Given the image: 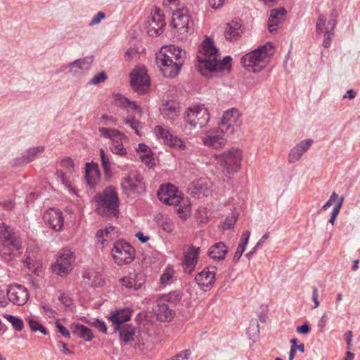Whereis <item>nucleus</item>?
<instances>
[{"mask_svg":"<svg viewBox=\"0 0 360 360\" xmlns=\"http://www.w3.org/2000/svg\"><path fill=\"white\" fill-rule=\"evenodd\" d=\"M43 219L45 223L55 231H60L63 227L64 218L59 209L49 208L44 212Z\"/></svg>","mask_w":360,"mask_h":360,"instance_id":"22","label":"nucleus"},{"mask_svg":"<svg viewBox=\"0 0 360 360\" xmlns=\"http://www.w3.org/2000/svg\"><path fill=\"white\" fill-rule=\"evenodd\" d=\"M185 122L193 128L201 129L210 120V113L203 105H192L184 113Z\"/></svg>","mask_w":360,"mask_h":360,"instance_id":"8","label":"nucleus"},{"mask_svg":"<svg viewBox=\"0 0 360 360\" xmlns=\"http://www.w3.org/2000/svg\"><path fill=\"white\" fill-rule=\"evenodd\" d=\"M70 330L74 335L87 342L92 340L94 337L91 329L80 323H73L70 326Z\"/></svg>","mask_w":360,"mask_h":360,"instance_id":"32","label":"nucleus"},{"mask_svg":"<svg viewBox=\"0 0 360 360\" xmlns=\"http://www.w3.org/2000/svg\"><path fill=\"white\" fill-rule=\"evenodd\" d=\"M154 131L157 137L162 139L165 144L179 150H184L186 149V145L184 141L176 136H174L162 127L156 126Z\"/></svg>","mask_w":360,"mask_h":360,"instance_id":"18","label":"nucleus"},{"mask_svg":"<svg viewBox=\"0 0 360 360\" xmlns=\"http://www.w3.org/2000/svg\"><path fill=\"white\" fill-rule=\"evenodd\" d=\"M100 156H101V161L102 166L103 167V169L105 172V174H110L111 172L110 170V162L109 160V156L105 153V151L103 148L100 149Z\"/></svg>","mask_w":360,"mask_h":360,"instance_id":"44","label":"nucleus"},{"mask_svg":"<svg viewBox=\"0 0 360 360\" xmlns=\"http://www.w3.org/2000/svg\"><path fill=\"white\" fill-rule=\"evenodd\" d=\"M228 136L219 127L210 129L202 136L201 140L204 146L215 149L223 148L227 142L226 136Z\"/></svg>","mask_w":360,"mask_h":360,"instance_id":"14","label":"nucleus"},{"mask_svg":"<svg viewBox=\"0 0 360 360\" xmlns=\"http://www.w3.org/2000/svg\"><path fill=\"white\" fill-rule=\"evenodd\" d=\"M105 17V15L103 12H98L91 20L89 22L90 26H94L95 25L98 24L101 20L104 19Z\"/></svg>","mask_w":360,"mask_h":360,"instance_id":"58","label":"nucleus"},{"mask_svg":"<svg viewBox=\"0 0 360 360\" xmlns=\"http://www.w3.org/2000/svg\"><path fill=\"white\" fill-rule=\"evenodd\" d=\"M227 252L226 245L222 242H218L210 247L208 255L214 260H224Z\"/></svg>","mask_w":360,"mask_h":360,"instance_id":"33","label":"nucleus"},{"mask_svg":"<svg viewBox=\"0 0 360 360\" xmlns=\"http://www.w3.org/2000/svg\"><path fill=\"white\" fill-rule=\"evenodd\" d=\"M142 179L136 172H131L124 177L121 187L123 193L129 198L140 195L144 190Z\"/></svg>","mask_w":360,"mask_h":360,"instance_id":"11","label":"nucleus"},{"mask_svg":"<svg viewBox=\"0 0 360 360\" xmlns=\"http://www.w3.org/2000/svg\"><path fill=\"white\" fill-rule=\"evenodd\" d=\"M43 313L49 318H54L56 315L55 310L48 306H42Z\"/></svg>","mask_w":360,"mask_h":360,"instance_id":"62","label":"nucleus"},{"mask_svg":"<svg viewBox=\"0 0 360 360\" xmlns=\"http://www.w3.org/2000/svg\"><path fill=\"white\" fill-rule=\"evenodd\" d=\"M62 165L66 167L69 172H72L75 170V164L72 159L70 158H65L62 160Z\"/></svg>","mask_w":360,"mask_h":360,"instance_id":"54","label":"nucleus"},{"mask_svg":"<svg viewBox=\"0 0 360 360\" xmlns=\"http://www.w3.org/2000/svg\"><path fill=\"white\" fill-rule=\"evenodd\" d=\"M91 325L94 327H95L96 328H97L99 331L103 333H106L107 332V327H106V325L105 323L102 321H99L98 319H96L94 320V321H92L91 323Z\"/></svg>","mask_w":360,"mask_h":360,"instance_id":"53","label":"nucleus"},{"mask_svg":"<svg viewBox=\"0 0 360 360\" xmlns=\"http://www.w3.org/2000/svg\"><path fill=\"white\" fill-rule=\"evenodd\" d=\"M125 122L127 124H129L132 129L134 130L135 133L137 135L141 136L140 129L141 128V123L139 120L134 117L131 119L127 118Z\"/></svg>","mask_w":360,"mask_h":360,"instance_id":"46","label":"nucleus"},{"mask_svg":"<svg viewBox=\"0 0 360 360\" xmlns=\"http://www.w3.org/2000/svg\"><path fill=\"white\" fill-rule=\"evenodd\" d=\"M83 278L85 283L92 287L102 286L104 283L102 275L93 270L84 272Z\"/></svg>","mask_w":360,"mask_h":360,"instance_id":"35","label":"nucleus"},{"mask_svg":"<svg viewBox=\"0 0 360 360\" xmlns=\"http://www.w3.org/2000/svg\"><path fill=\"white\" fill-rule=\"evenodd\" d=\"M250 232L249 231H243L242 235H241V238H240V240L239 241L238 245L240 246V247L242 246L244 248H245L246 245H247V244L248 243V240H249V238H250Z\"/></svg>","mask_w":360,"mask_h":360,"instance_id":"56","label":"nucleus"},{"mask_svg":"<svg viewBox=\"0 0 360 360\" xmlns=\"http://www.w3.org/2000/svg\"><path fill=\"white\" fill-rule=\"evenodd\" d=\"M136 341H137V347L140 349H144L145 347L148 346V335L146 333L143 334V336L141 333H139L136 336Z\"/></svg>","mask_w":360,"mask_h":360,"instance_id":"47","label":"nucleus"},{"mask_svg":"<svg viewBox=\"0 0 360 360\" xmlns=\"http://www.w3.org/2000/svg\"><path fill=\"white\" fill-rule=\"evenodd\" d=\"M8 300L16 305L25 304L30 297L27 289L21 285H11L6 290Z\"/></svg>","mask_w":360,"mask_h":360,"instance_id":"20","label":"nucleus"},{"mask_svg":"<svg viewBox=\"0 0 360 360\" xmlns=\"http://www.w3.org/2000/svg\"><path fill=\"white\" fill-rule=\"evenodd\" d=\"M171 298L170 295H163L157 300V304L154 308V312L157 319L160 321H169L174 316V311L169 308L166 302Z\"/></svg>","mask_w":360,"mask_h":360,"instance_id":"19","label":"nucleus"},{"mask_svg":"<svg viewBox=\"0 0 360 360\" xmlns=\"http://www.w3.org/2000/svg\"><path fill=\"white\" fill-rule=\"evenodd\" d=\"M150 79L144 68H136L131 73V86L134 91L143 94L149 87Z\"/></svg>","mask_w":360,"mask_h":360,"instance_id":"16","label":"nucleus"},{"mask_svg":"<svg viewBox=\"0 0 360 360\" xmlns=\"http://www.w3.org/2000/svg\"><path fill=\"white\" fill-rule=\"evenodd\" d=\"M241 124L242 120L238 110L231 109L224 113L218 127L221 129V131H224L227 135H229L237 131Z\"/></svg>","mask_w":360,"mask_h":360,"instance_id":"12","label":"nucleus"},{"mask_svg":"<svg viewBox=\"0 0 360 360\" xmlns=\"http://www.w3.org/2000/svg\"><path fill=\"white\" fill-rule=\"evenodd\" d=\"M158 197L161 202L169 205H178L182 200L181 193L176 187L169 184L160 187Z\"/></svg>","mask_w":360,"mask_h":360,"instance_id":"15","label":"nucleus"},{"mask_svg":"<svg viewBox=\"0 0 360 360\" xmlns=\"http://www.w3.org/2000/svg\"><path fill=\"white\" fill-rule=\"evenodd\" d=\"M122 285L129 290H138L143 284V280L135 271L129 274L120 280Z\"/></svg>","mask_w":360,"mask_h":360,"instance_id":"31","label":"nucleus"},{"mask_svg":"<svg viewBox=\"0 0 360 360\" xmlns=\"http://www.w3.org/2000/svg\"><path fill=\"white\" fill-rule=\"evenodd\" d=\"M85 178L88 185L93 188L100 179V171L96 163H86Z\"/></svg>","mask_w":360,"mask_h":360,"instance_id":"29","label":"nucleus"},{"mask_svg":"<svg viewBox=\"0 0 360 360\" xmlns=\"http://www.w3.org/2000/svg\"><path fill=\"white\" fill-rule=\"evenodd\" d=\"M185 52L174 45L163 46L156 53V63L166 77L178 75L184 63Z\"/></svg>","mask_w":360,"mask_h":360,"instance_id":"2","label":"nucleus"},{"mask_svg":"<svg viewBox=\"0 0 360 360\" xmlns=\"http://www.w3.org/2000/svg\"><path fill=\"white\" fill-rule=\"evenodd\" d=\"M131 317V311L127 308L119 309L112 311L108 316V319L112 323L114 331H117L126 322L129 321Z\"/></svg>","mask_w":360,"mask_h":360,"instance_id":"25","label":"nucleus"},{"mask_svg":"<svg viewBox=\"0 0 360 360\" xmlns=\"http://www.w3.org/2000/svg\"><path fill=\"white\" fill-rule=\"evenodd\" d=\"M98 132L101 137L111 141L110 150L113 153L120 156L127 155V150L123 146V141L127 139L124 134L115 129L107 127H100Z\"/></svg>","mask_w":360,"mask_h":360,"instance_id":"10","label":"nucleus"},{"mask_svg":"<svg viewBox=\"0 0 360 360\" xmlns=\"http://www.w3.org/2000/svg\"><path fill=\"white\" fill-rule=\"evenodd\" d=\"M326 20V18L324 15H320L319 16L318 22H316V32L319 30L323 32L324 30L323 27L325 26Z\"/></svg>","mask_w":360,"mask_h":360,"instance_id":"60","label":"nucleus"},{"mask_svg":"<svg viewBox=\"0 0 360 360\" xmlns=\"http://www.w3.org/2000/svg\"><path fill=\"white\" fill-rule=\"evenodd\" d=\"M343 202V198H341L338 203L333 207L330 219H329V222L333 224L338 213L340 212V207L342 206Z\"/></svg>","mask_w":360,"mask_h":360,"instance_id":"50","label":"nucleus"},{"mask_svg":"<svg viewBox=\"0 0 360 360\" xmlns=\"http://www.w3.org/2000/svg\"><path fill=\"white\" fill-rule=\"evenodd\" d=\"M94 199L96 202V210L99 214L117 215L119 200L115 188L112 186L106 188L103 193L96 194Z\"/></svg>","mask_w":360,"mask_h":360,"instance_id":"5","label":"nucleus"},{"mask_svg":"<svg viewBox=\"0 0 360 360\" xmlns=\"http://www.w3.org/2000/svg\"><path fill=\"white\" fill-rule=\"evenodd\" d=\"M93 60L92 56L75 60L69 65L70 72L74 75H80L91 68Z\"/></svg>","mask_w":360,"mask_h":360,"instance_id":"28","label":"nucleus"},{"mask_svg":"<svg viewBox=\"0 0 360 360\" xmlns=\"http://www.w3.org/2000/svg\"><path fill=\"white\" fill-rule=\"evenodd\" d=\"M162 114L167 120H174L179 115V103L174 101L166 102L162 109Z\"/></svg>","mask_w":360,"mask_h":360,"instance_id":"37","label":"nucleus"},{"mask_svg":"<svg viewBox=\"0 0 360 360\" xmlns=\"http://www.w3.org/2000/svg\"><path fill=\"white\" fill-rule=\"evenodd\" d=\"M114 100L115 104L121 108H123L129 112H135L138 115H141V110L139 105L134 102L129 101L127 98L124 97L120 94H117L114 96Z\"/></svg>","mask_w":360,"mask_h":360,"instance_id":"30","label":"nucleus"},{"mask_svg":"<svg viewBox=\"0 0 360 360\" xmlns=\"http://www.w3.org/2000/svg\"><path fill=\"white\" fill-rule=\"evenodd\" d=\"M119 332L120 340L127 345L134 340L136 335L135 327L131 324H125L117 329Z\"/></svg>","mask_w":360,"mask_h":360,"instance_id":"34","label":"nucleus"},{"mask_svg":"<svg viewBox=\"0 0 360 360\" xmlns=\"http://www.w3.org/2000/svg\"><path fill=\"white\" fill-rule=\"evenodd\" d=\"M314 140L307 139L301 141L293 146L288 154V162L290 164L299 161L302 155L312 146Z\"/></svg>","mask_w":360,"mask_h":360,"instance_id":"23","label":"nucleus"},{"mask_svg":"<svg viewBox=\"0 0 360 360\" xmlns=\"http://www.w3.org/2000/svg\"><path fill=\"white\" fill-rule=\"evenodd\" d=\"M140 159L143 163L150 167H153L154 165L153 162V158L150 152L146 154H140Z\"/></svg>","mask_w":360,"mask_h":360,"instance_id":"52","label":"nucleus"},{"mask_svg":"<svg viewBox=\"0 0 360 360\" xmlns=\"http://www.w3.org/2000/svg\"><path fill=\"white\" fill-rule=\"evenodd\" d=\"M243 152L237 148H231L217 156V165L226 176L236 173L241 167Z\"/></svg>","mask_w":360,"mask_h":360,"instance_id":"6","label":"nucleus"},{"mask_svg":"<svg viewBox=\"0 0 360 360\" xmlns=\"http://www.w3.org/2000/svg\"><path fill=\"white\" fill-rule=\"evenodd\" d=\"M272 49L273 45L270 42L259 46L242 57L243 66L252 72H260L266 67Z\"/></svg>","mask_w":360,"mask_h":360,"instance_id":"4","label":"nucleus"},{"mask_svg":"<svg viewBox=\"0 0 360 360\" xmlns=\"http://www.w3.org/2000/svg\"><path fill=\"white\" fill-rule=\"evenodd\" d=\"M0 242L2 245L0 254L5 262H10L18 255L22 240L13 229L4 223L0 224Z\"/></svg>","mask_w":360,"mask_h":360,"instance_id":"3","label":"nucleus"},{"mask_svg":"<svg viewBox=\"0 0 360 360\" xmlns=\"http://www.w3.org/2000/svg\"><path fill=\"white\" fill-rule=\"evenodd\" d=\"M6 294L5 290L0 287V307H5L8 303Z\"/></svg>","mask_w":360,"mask_h":360,"instance_id":"61","label":"nucleus"},{"mask_svg":"<svg viewBox=\"0 0 360 360\" xmlns=\"http://www.w3.org/2000/svg\"><path fill=\"white\" fill-rule=\"evenodd\" d=\"M176 207V213L179 217L183 219L186 220L188 216L190 215L191 208L190 204L188 203V200L187 199H184L182 198V200L178 205H175Z\"/></svg>","mask_w":360,"mask_h":360,"instance_id":"40","label":"nucleus"},{"mask_svg":"<svg viewBox=\"0 0 360 360\" xmlns=\"http://www.w3.org/2000/svg\"><path fill=\"white\" fill-rule=\"evenodd\" d=\"M58 300L65 308L70 307L72 304V300L68 295L65 293L60 294L58 297Z\"/></svg>","mask_w":360,"mask_h":360,"instance_id":"57","label":"nucleus"},{"mask_svg":"<svg viewBox=\"0 0 360 360\" xmlns=\"http://www.w3.org/2000/svg\"><path fill=\"white\" fill-rule=\"evenodd\" d=\"M106 74L104 72H101L94 75L89 82V84L93 85L98 84L101 82H103L106 79Z\"/></svg>","mask_w":360,"mask_h":360,"instance_id":"49","label":"nucleus"},{"mask_svg":"<svg viewBox=\"0 0 360 360\" xmlns=\"http://www.w3.org/2000/svg\"><path fill=\"white\" fill-rule=\"evenodd\" d=\"M336 14H332L330 19L328 20L323 31L325 33V38L323 39V45L326 48H328L331 44V37L333 35V30L336 25Z\"/></svg>","mask_w":360,"mask_h":360,"instance_id":"38","label":"nucleus"},{"mask_svg":"<svg viewBox=\"0 0 360 360\" xmlns=\"http://www.w3.org/2000/svg\"><path fill=\"white\" fill-rule=\"evenodd\" d=\"M191 352L189 349H185L184 351L180 352L175 356L171 358L172 360H184L187 359L191 355Z\"/></svg>","mask_w":360,"mask_h":360,"instance_id":"55","label":"nucleus"},{"mask_svg":"<svg viewBox=\"0 0 360 360\" xmlns=\"http://www.w3.org/2000/svg\"><path fill=\"white\" fill-rule=\"evenodd\" d=\"M286 11L284 8L272 9L268 20V29L271 33L277 31L278 25L284 20Z\"/></svg>","mask_w":360,"mask_h":360,"instance_id":"27","label":"nucleus"},{"mask_svg":"<svg viewBox=\"0 0 360 360\" xmlns=\"http://www.w3.org/2000/svg\"><path fill=\"white\" fill-rule=\"evenodd\" d=\"M243 33L242 24L239 19H234L226 25L224 37L227 41L238 40Z\"/></svg>","mask_w":360,"mask_h":360,"instance_id":"26","label":"nucleus"},{"mask_svg":"<svg viewBox=\"0 0 360 360\" xmlns=\"http://www.w3.org/2000/svg\"><path fill=\"white\" fill-rule=\"evenodd\" d=\"M75 256L69 249L61 250L58 255L56 263L52 266L53 271L56 274H68L73 267Z\"/></svg>","mask_w":360,"mask_h":360,"instance_id":"13","label":"nucleus"},{"mask_svg":"<svg viewBox=\"0 0 360 360\" xmlns=\"http://www.w3.org/2000/svg\"><path fill=\"white\" fill-rule=\"evenodd\" d=\"M4 317L9 321L12 326L18 331L23 329L24 323L22 319L10 314H4Z\"/></svg>","mask_w":360,"mask_h":360,"instance_id":"43","label":"nucleus"},{"mask_svg":"<svg viewBox=\"0 0 360 360\" xmlns=\"http://www.w3.org/2000/svg\"><path fill=\"white\" fill-rule=\"evenodd\" d=\"M200 248L188 246L184 249V260L182 264L184 269L191 274L195 269L198 263V259L200 254Z\"/></svg>","mask_w":360,"mask_h":360,"instance_id":"24","label":"nucleus"},{"mask_svg":"<svg viewBox=\"0 0 360 360\" xmlns=\"http://www.w3.org/2000/svg\"><path fill=\"white\" fill-rule=\"evenodd\" d=\"M44 146H37L30 148L26 153L22 155L23 161L25 162H30L32 161L34 157L44 151Z\"/></svg>","mask_w":360,"mask_h":360,"instance_id":"42","label":"nucleus"},{"mask_svg":"<svg viewBox=\"0 0 360 360\" xmlns=\"http://www.w3.org/2000/svg\"><path fill=\"white\" fill-rule=\"evenodd\" d=\"M231 60L230 56L221 60L213 41L207 37L198 48L197 68L203 76L221 77L230 72Z\"/></svg>","mask_w":360,"mask_h":360,"instance_id":"1","label":"nucleus"},{"mask_svg":"<svg viewBox=\"0 0 360 360\" xmlns=\"http://www.w3.org/2000/svg\"><path fill=\"white\" fill-rule=\"evenodd\" d=\"M174 270L172 267H167L160 276V282L162 285H166L173 282Z\"/></svg>","mask_w":360,"mask_h":360,"instance_id":"41","label":"nucleus"},{"mask_svg":"<svg viewBox=\"0 0 360 360\" xmlns=\"http://www.w3.org/2000/svg\"><path fill=\"white\" fill-rule=\"evenodd\" d=\"M245 248H244L243 247H240L239 245H238V248L236 249V251L233 255V262H238V260L240 259L241 255H243V252L245 251Z\"/></svg>","mask_w":360,"mask_h":360,"instance_id":"63","label":"nucleus"},{"mask_svg":"<svg viewBox=\"0 0 360 360\" xmlns=\"http://www.w3.org/2000/svg\"><path fill=\"white\" fill-rule=\"evenodd\" d=\"M29 325L32 331L39 330L44 335L47 334L46 329L37 321L30 319L29 320Z\"/></svg>","mask_w":360,"mask_h":360,"instance_id":"48","label":"nucleus"},{"mask_svg":"<svg viewBox=\"0 0 360 360\" xmlns=\"http://www.w3.org/2000/svg\"><path fill=\"white\" fill-rule=\"evenodd\" d=\"M237 217L238 214L236 213H232L231 215L226 217L222 225V229L224 230L232 229L237 221Z\"/></svg>","mask_w":360,"mask_h":360,"instance_id":"45","label":"nucleus"},{"mask_svg":"<svg viewBox=\"0 0 360 360\" xmlns=\"http://www.w3.org/2000/svg\"><path fill=\"white\" fill-rule=\"evenodd\" d=\"M56 326L58 328V332L65 338H70V333L65 326H63L59 320H56Z\"/></svg>","mask_w":360,"mask_h":360,"instance_id":"51","label":"nucleus"},{"mask_svg":"<svg viewBox=\"0 0 360 360\" xmlns=\"http://www.w3.org/2000/svg\"><path fill=\"white\" fill-rule=\"evenodd\" d=\"M216 276V269L214 266L205 267L199 272L195 278V282L198 286L207 291L210 290L214 283Z\"/></svg>","mask_w":360,"mask_h":360,"instance_id":"21","label":"nucleus"},{"mask_svg":"<svg viewBox=\"0 0 360 360\" xmlns=\"http://www.w3.org/2000/svg\"><path fill=\"white\" fill-rule=\"evenodd\" d=\"M193 21L188 9L184 6L176 9L172 14V26L176 30L181 39L186 38L193 31Z\"/></svg>","mask_w":360,"mask_h":360,"instance_id":"7","label":"nucleus"},{"mask_svg":"<svg viewBox=\"0 0 360 360\" xmlns=\"http://www.w3.org/2000/svg\"><path fill=\"white\" fill-rule=\"evenodd\" d=\"M111 254L115 263L122 266L130 264L134 259L135 250L129 243L119 240L115 242Z\"/></svg>","mask_w":360,"mask_h":360,"instance_id":"9","label":"nucleus"},{"mask_svg":"<svg viewBox=\"0 0 360 360\" xmlns=\"http://www.w3.org/2000/svg\"><path fill=\"white\" fill-rule=\"evenodd\" d=\"M165 26V15L159 8H155L151 13V18L148 21L147 32L151 37L160 35Z\"/></svg>","mask_w":360,"mask_h":360,"instance_id":"17","label":"nucleus"},{"mask_svg":"<svg viewBox=\"0 0 360 360\" xmlns=\"http://www.w3.org/2000/svg\"><path fill=\"white\" fill-rule=\"evenodd\" d=\"M224 1L225 0H208L210 6L214 9L221 8Z\"/></svg>","mask_w":360,"mask_h":360,"instance_id":"64","label":"nucleus"},{"mask_svg":"<svg viewBox=\"0 0 360 360\" xmlns=\"http://www.w3.org/2000/svg\"><path fill=\"white\" fill-rule=\"evenodd\" d=\"M97 237L103 245H105L108 240H114L118 237V230L112 226H107L105 229L98 231Z\"/></svg>","mask_w":360,"mask_h":360,"instance_id":"36","label":"nucleus"},{"mask_svg":"<svg viewBox=\"0 0 360 360\" xmlns=\"http://www.w3.org/2000/svg\"><path fill=\"white\" fill-rule=\"evenodd\" d=\"M155 221L158 226L167 233H172L174 230V223L167 216L158 214L155 217Z\"/></svg>","mask_w":360,"mask_h":360,"instance_id":"39","label":"nucleus"},{"mask_svg":"<svg viewBox=\"0 0 360 360\" xmlns=\"http://www.w3.org/2000/svg\"><path fill=\"white\" fill-rule=\"evenodd\" d=\"M101 122L104 125H115L116 120L112 116L103 115L101 118Z\"/></svg>","mask_w":360,"mask_h":360,"instance_id":"59","label":"nucleus"}]
</instances>
